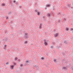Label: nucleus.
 <instances>
[{"mask_svg": "<svg viewBox=\"0 0 73 73\" xmlns=\"http://www.w3.org/2000/svg\"><path fill=\"white\" fill-rule=\"evenodd\" d=\"M14 67V65H13L10 66V68H11V69H13Z\"/></svg>", "mask_w": 73, "mask_h": 73, "instance_id": "1", "label": "nucleus"}, {"mask_svg": "<svg viewBox=\"0 0 73 73\" xmlns=\"http://www.w3.org/2000/svg\"><path fill=\"white\" fill-rule=\"evenodd\" d=\"M35 67L37 69H39V66H37V65H35Z\"/></svg>", "mask_w": 73, "mask_h": 73, "instance_id": "2", "label": "nucleus"}, {"mask_svg": "<svg viewBox=\"0 0 73 73\" xmlns=\"http://www.w3.org/2000/svg\"><path fill=\"white\" fill-rule=\"evenodd\" d=\"M64 44H66L67 45L68 42H67V40H65L64 42Z\"/></svg>", "mask_w": 73, "mask_h": 73, "instance_id": "3", "label": "nucleus"}, {"mask_svg": "<svg viewBox=\"0 0 73 73\" xmlns=\"http://www.w3.org/2000/svg\"><path fill=\"white\" fill-rule=\"evenodd\" d=\"M58 33H56L55 35H54V36L56 37H57L58 36Z\"/></svg>", "mask_w": 73, "mask_h": 73, "instance_id": "4", "label": "nucleus"}, {"mask_svg": "<svg viewBox=\"0 0 73 73\" xmlns=\"http://www.w3.org/2000/svg\"><path fill=\"white\" fill-rule=\"evenodd\" d=\"M41 26H42V24H41V23H40L39 27V29H41V28H42V27H41Z\"/></svg>", "mask_w": 73, "mask_h": 73, "instance_id": "5", "label": "nucleus"}, {"mask_svg": "<svg viewBox=\"0 0 73 73\" xmlns=\"http://www.w3.org/2000/svg\"><path fill=\"white\" fill-rule=\"evenodd\" d=\"M1 6L2 7H5V4L4 3H3L1 5Z\"/></svg>", "mask_w": 73, "mask_h": 73, "instance_id": "6", "label": "nucleus"}, {"mask_svg": "<svg viewBox=\"0 0 73 73\" xmlns=\"http://www.w3.org/2000/svg\"><path fill=\"white\" fill-rule=\"evenodd\" d=\"M47 16V17H49V16H50V14L49 13H48Z\"/></svg>", "mask_w": 73, "mask_h": 73, "instance_id": "7", "label": "nucleus"}, {"mask_svg": "<svg viewBox=\"0 0 73 73\" xmlns=\"http://www.w3.org/2000/svg\"><path fill=\"white\" fill-rule=\"evenodd\" d=\"M44 44L45 45H48V43L46 42H44Z\"/></svg>", "mask_w": 73, "mask_h": 73, "instance_id": "8", "label": "nucleus"}, {"mask_svg": "<svg viewBox=\"0 0 73 73\" xmlns=\"http://www.w3.org/2000/svg\"><path fill=\"white\" fill-rule=\"evenodd\" d=\"M24 38H25V39H28V38L27 36H25L24 37Z\"/></svg>", "mask_w": 73, "mask_h": 73, "instance_id": "9", "label": "nucleus"}, {"mask_svg": "<svg viewBox=\"0 0 73 73\" xmlns=\"http://www.w3.org/2000/svg\"><path fill=\"white\" fill-rule=\"evenodd\" d=\"M12 11H9V12L8 15H10L11 13H12Z\"/></svg>", "mask_w": 73, "mask_h": 73, "instance_id": "10", "label": "nucleus"}, {"mask_svg": "<svg viewBox=\"0 0 73 73\" xmlns=\"http://www.w3.org/2000/svg\"><path fill=\"white\" fill-rule=\"evenodd\" d=\"M28 43V41H26L24 42V44H27V43Z\"/></svg>", "mask_w": 73, "mask_h": 73, "instance_id": "11", "label": "nucleus"}, {"mask_svg": "<svg viewBox=\"0 0 73 73\" xmlns=\"http://www.w3.org/2000/svg\"><path fill=\"white\" fill-rule=\"evenodd\" d=\"M50 5H46V7H50Z\"/></svg>", "mask_w": 73, "mask_h": 73, "instance_id": "12", "label": "nucleus"}, {"mask_svg": "<svg viewBox=\"0 0 73 73\" xmlns=\"http://www.w3.org/2000/svg\"><path fill=\"white\" fill-rule=\"evenodd\" d=\"M37 13L38 15V16H39V15H40V12H39V11H37Z\"/></svg>", "mask_w": 73, "mask_h": 73, "instance_id": "13", "label": "nucleus"}, {"mask_svg": "<svg viewBox=\"0 0 73 73\" xmlns=\"http://www.w3.org/2000/svg\"><path fill=\"white\" fill-rule=\"evenodd\" d=\"M66 31H68L69 30V28L67 27L66 28Z\"/></svg>", "mask_w": 73, "mask_h": 73, "instance_id": "14", "label": "nucleus"}, {"mask_svg": "<svg viewBox=\"0 0 73 73\" xmlns=\"http://www.w3.org/2000/svg\"><path fill=\"white\" fill-rule=\"evenodd\" d=\"M62 68L63 69L67 70V68H66V67H63Z\"/></svg>", "mask_w": 73, "mask_h": 73, "instance_id": "15", "label": "nucleus"}, {"mask_svg": "<svg viewBox=\"0 0 73 73\" xmlns=\"http://www.w3.org/2000/svg\"><path fill=\"white\" fill-rule=\"evenodd\" d=\"M35 11L36 13V12H38V11H37V9H36L35 10Z\"/></svg>", "mask_w": 73, "mask_h": 73, "instance_id": "16", "label": "nucleus"}, {"mask_svg": "<svg viewBox=\"0 0 73 73\" xmlns=\"http://www.w3.org/2000/svg\"><path fill=\"white\" fill-rule=\"evenodd\" d=\"M54 62H57V61H56V60L55 59L54 60Z\"/></svg>", "mask_w": 73, "mask_h": 73, "instance_id": "17", "label": "nucleus"}, {"mask_svg": "<svg viewBox=\"0 0 73 73\" xmlns=\"http://www.w3.org/2000/svg\"><path fill=\"white\" fill-rule=\"evenodd\" d=\"M71 70H73V66H72L71 67Z\"/></svg>", "mask_w": 73, "mask_h": 73, "instance_id": "18", "label": "nucleus"}, {"mask_svg": "<svg viewBox=\"0 0 73 73\" xmlns=\"http://www.w3.org/2000/svg\"><path fill=\"white\" fill-rule=\"evenodd\" d=\"M8 40V38H6L5 40V41H7Z\"/></svg>", "mask_w": 73, "mask_h": 73, "instance_id": "19", "label": "nucleus"}, {"mask_svg": "<svg viewBox=\"0 0 73 73\" xmlns=\"http://www.w3.org/2000/svg\"><path fill=\"white\" fill-rule=\"evenodd\" d=\"M41 60H43L44 59V58L43 57H42L41 58Z\"/></svg>", "mask_w": 73, "mask_h": 73, "instance_id": "20", "label": "nucleus"}, {"mask_svg": "<svg viewBox=\"0 0 73 73\" xmlns=\"http://www.w3.org/2000/svg\"><path fill=\"white\" fill-rule=\"evenodd\" d=\"M15 61H16V60H17V57L15 58Z\"/></svg>", "mask_w": 73, "mask_h": 73, "instance_id": "21", "label": "nucleus"}, {"mask_svg": "<svg viewBox=\"0 0 73 73\" xmlns=\"http://www.w3.org/2000/svg\"><path fill=\"white\" fill-rule=\"evenodd\" d=\"M26 63H28L29 62V60H27L26 61Z\"/></svg>", "mask_w": 73, "mask_h": 73, "instance_id": "22", "label": "nucleus"}, {"mask_svg": "<svg viewBox=\"0 0 73 73\" xmlns=\"http://www.w3.org/2000/svg\"><path fill=\"white\" fill-rule=\"evenodd\" d=\"M23 66V64H21L20 65V66L21 67H22V66Z\"/></svg>", "mask_w": 73, "mask_h": 73, "instance_id": "23", "label": "nucleus"}, {"mask_svg": "<svg viewBox=\"0 0 73 73\" xmlns=\"http://www.w3.org/2000/svg\"><path fill=\"white\" fill-rule=\"evenodd\" d=\"M46 40L45 39H44V42H46Z\"/></svg>", "mask_w": 73, "mask_h": 73, "instance_id": "24", "label": "nucleus"}, {"mask_svg": "<svg viewBox=\"0 0 73 73\" xmlns=\"http://www.w3.org/2000/svg\"><path fill=\"white\" fill-rule=\"evenodd\" d=\"M13 64H14V65H16V63H15V62H14L13 63Z\"/></svg>", "mask_w": 73, "mask_h": 73, "instance_id": "25", "label": "nucleus"}, {"mask_svg": "<svg viewBox=\"0 0 73 73\" xmlns=\"http://www.w3.org/2000/svg\"><path fill=\"white\" fill-rule=\"evenodd\" d=\"M25 36H27L28 35L27 34V33H25Z\"/></svg>", "mask_w": 73, "mask_h": 73, "instance_id": "26", "label": "nucleus"}, {"mask_svg": "<svg viewBox=\"0 0 73 73\" xmlns=\"http://www.w3.org/2000/svg\"><path fill=\"white\" fill-rule=\"evenodd\" d=\"M16 2V1L14 0L13 1V3H15Z\"/></svg>", "mask_w": 73, "mask_h": 73, "instance_id": "27", "label": "nucleus"}, {"mask_svg": "<svg viewBox=\"0 0 73 73\" xmlns=\"http://www.w3.org/2000/svg\"><path fill=\"white\" fill-rule=\"evenodd\" d=\"M6 47H7V45L5 44V47L6 48Z\"/></svg>", "mask_w": 73, "mask_h": 73, "instance_id": "28", "label": "nucleus"}, {"mask_svg": "<svg viewBox=\"0 0 73 73\" xmlns=\"http://www.w3.org/2000/svg\"><path fill=\"white\" fill-rule=\"evenodd\" d=\"M6 65H8V62L6 63Z\"/></svg>", "mask_w": 73, "mask_h": 73, "instance_id": "29", "label": "nucleus"}, {"mask_svg": "<svg viewBox=\"0 0 73 73\" xmlns=\"http://www.w3.org/2000/svg\"><path fill=\"white\" fill-rule=\"evenodd\" d=\"M70 30V31H73V29L72 28H71Z\"/></svg>", "mask_w": 73, "mask_h": 73, "instance_id": "30", "label": "nucleus"}, {"mask_svg": "<svg viewBox=\"0 0 73 73\" xmlns=\"http://www.w3.org/2000/svg\"><path fill=\"white\" fill-rule=\"evenodd\" d=\"M12 23H13V22L12 21H11L10 22V23H11V24H12Z\"/></svg>", "mask_w": 73, "mask_h": 73, "instance_id": "31", "label": "nucleus"}, {"mask_svg": "<svg viewBox=\"0 0 73 73\" xmlns=\"http://www.w3.org/2000/svg\"><path fill=\"white\" fill-rule=\"evenodd\" d=\"M68 7H70V5H68Z\"/></svg>", "mask_w": 73, "mask_h": 73, "instance_id": "32", "label": "nucleus"}, {"mask_svg": "<svg viewBox=\"0 0 73 73\" xmlns=\"http://www.w3.org/2000/svg\"><path fill=\"white\" fill-rule=\"evenodd\" d=\"M18 61H19V62H20V59L18 60Z\"/></svg>", "mask_w": 73, "mask_h": 73, "instance_id": "33", "label": "nucleus"}, {"mask_svg": "<svg viewBox=\"0 0 73 73\" xmlns=\"http://www.w3.org/2000/svg\"><path fill=\"white\" fill-rule=\"evenodd\" d=\"M4 32H5V33H7V31H5Z\"/></svg>", "mask_w": 73, "mask_h": 73, "instance_id": "34", "label": "nucleus"}, {"mask_svg": "<svg viewBox=\"0 0 73 73\" xmlns=\"http://www.w3.org/2000/svg\"><path fill=\"white\" fill-rule=\"evenodd\" d=\"M60 20H58V23H60Z\"/></svg>", "mask_w": 73, "mask_h": 73, "instance_id": "35", "label": "nucleus"}, {"mask_svg": "<svg viewBox=\"0 0 73 73\" xmlns=\"http://www.w3.org/2000/svg\"><path fill=\"white\" fill-rule=\"evenodd\" d=\"M53 46H51V47H50V48H53Z\"/></svg>", "mask_w": 73, "mask_h": 73, "instance_id": "36", "label": "nucleus"}, {"mask_svg": "<svg viewBox=\"0 0 73 73\" xmlns=\"http://www.w3.org/2000/svg\"><path fill=\"white\" fill-rule=\"evenodd\" d=\"M19 8H21V6H20L19 7Z\"/></svg>", "mask_w": 73, "mask_h": 73, "instance_id": "37", "label": "nucleus"}, {"mask_svg": "<svg viewBox=\"0 0 73 73\" xmlns=\"http://www.w3.org/2000/svg\"><path fill=\"white\" fill-rule=\"evenodd\" d=\"M62 15H63V16H64L65 15V14H62Z\"/></svg>", "mask_w": 73, "mask_h": 73, "instance_id": "38", "label": "nucleus"}, {"mask_svg": "<svg viewBox=\"0 0 73 73\" xmlns=\"http://www.w3.org/2000/svg\"><path fill=\"white\" fill-rule=\"evenodd\" d=\"M52 44H55V42H52Z\"/></svg>", "mask_w": 73, "mask_h": 73, "instance_id": "39", "label": "nucleus"}, {"mask_svg": "<svg viewBox=\"0 0 73 73\" xmlns=\"http://www.w3.org/2000/svg\"><path fill=\"white\" fill-rule=\"evenodd\" d=\"M45 9H47V7H45Z\"/></svg>", "mask_w": 73, "mask_h": 73, "instance_id": "40", "label": "nucleus"}, {"mask_svg": "<svg viewBox=\"0 0 73 73\" xmlns=\"http://www.w3.org/2000/svg\"><path fill=\"white\" fill-rule=\"evenodd\" d=\"M45 18V16H44L43 17V19H44V18Z\"/></svg>", "mask_w": 73, "mask_h": 73, "instance_id": "41", "label": "nucleus"}, {"mask_svg": "<svg viewBox=\"0 0 73 73\" xmlns=\"http://www.w3.org/2000/svg\"><path fill=\"white\" fill-rule=\"evenodd\" d=\"M47 42H49V40H47Z\"/></svg>", "mask_w": 73, "mask_h": 73, "instance_id": "42", "label": "nucleus"}, {"mask_svg": "<svg viewBox=\"0 0 73 73\" xmlns=\"http://www.w3.org/2000/svg\"><path fill=\"white\" fill-rule=\"evenodd\" d=\"M46 55H47V56H48V54H46Z\"/></svg>", "mask_w": 73, "mask_h": 73, "instance_id": "43", "label": "nucleus"}, {"mask_svg": "<svg viewBox=\"0 0 73 73\" xmlns=\"http://www.w3.org/2000/svg\"><path fill=\"white\" fill-rule=\"evenodd\" d=\"M58 15H60V13H58Z\"/></svg>", "mask_w": 73, "mask_h": 73, "instance_id": "44", "label": "nucleus"}, {"mask_svg": "<svg viewBox=\"0 0 73 73\" xmlns=\"http://www.w3.org/2000/svg\"><path fill=\"white\" fill-rule=\"evenodd\" d=\"M27 64H25V66H26V65H27Z\"/></svg>", "mask_w": 73, "mask_h": 73, "instance_id": "45", "label": "nucleus"}, {"mask_svg": "<svg viewBox=\"0 0 73 73\" xmlns=\"http://www.w3.org/2000/svg\"><path fill=\"white\" fill-rule=\"evenodd\" d=\"M64 19L65 21L66 20V19H65V18H64Z\"/></svg>", "mask_w": 73, "mask_h": 73, "instance_id": "46", "label": "nucleus"}, {"mask_svg": "<svg viewBox=\"0 0 73 73\" xmlns=\"http://www.w3.org/2000/svg\"><path fill=\"white\" fill-rule=\"evenodd\" d=\"M63 61H65V59H63Z\"/></svg>", "mask_w": 73, "mask_h": 73, "instance_id": "47", "label": "nucleus"}, {"mask_svg": "<svg viewBox=\"0 0 73 73\" xmlns=\"http://www.w3.org/2000/svg\"><path fill=\"white\" fill-rule=\"evenodd\" d=\"M8 17H7L6 18V19H8Z\"/></svg>", "mask_w": 73, "mask_h": 73, "instance_id": "48", "label": "nucleus"}, {"mask_svg": "<svg viewBox=\"0 0 73 73\" xmlns=\"http://www.w3.org/2000/svg\"><path fill=\"white\" fill-rule=\"evenodd\" d=\"M5 48H6V47H4V49L5 50Z\"/></svg>", "mask_w": 73, "mask_h": 73, "instance_id": "49", "label": "nucleus"}, {"mask_svg": "<svg viewBox=\"0 0 73 73\" xmlns=\"http://www.w3.org/2000/svg\"><path fill=\"white\" fill-rule=\"evenodd\" d=\"M71 8L72 9H73V7H71Z\"/></svg>", "mask_w": 73, "mask_h": 73, "instance_id": "50", "label": "nucleus"}, {"mask_svg": "<svg viewBox=\"0 0 73 73\" xmlns=\"http://www.w3.org/2000/svg\"><path fill=\"white\" fill-rule=\"evenodd\" d=\"M54 32H55V30H54Z\"/></svg>", "mask_w": 73, "mask_h": 73, "instance_id": "51", "label": "nucleus"}, {"mask_svg": "<svg viewBox=\"0 0 73 73\" xmlns=\"http://www.w3.org/2000/svg\"><path fill=\"white\" fill-rule=\"evenodd\" d=\"M62 53L63 55H64V53Z\"/></svg>", "mask_w": 73, "mask_h": 73, "instance_id": "52", "label": "nucleus"}, {"mask_svg": "<svg viewBox=\"0 0 73 73\" xmlns=\"http://www.w3.org/2000/svg\"><path fill=\"white\" fill-rule=\"evenodd\" d=\"M54 10V9H53V10Z\"/></svg>", "mask_w": 73, "mask_h": 73, "instance_id": "53", "label": "nucleus"}, {"mask_svg": "<svg viewBox=\"0 0 73 73\" xmlns=\"http://www.w3.org/2000/svg\"><path fill=\"white\" fill-rule=\"evenodd\" d=\"M73 31H72V33H73Z\"/></svg>", "mask_w": 73, "mask_h": 73, "instance_id": "54", "label": "nucleus"}]
</instances>
